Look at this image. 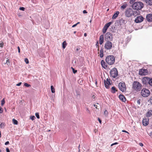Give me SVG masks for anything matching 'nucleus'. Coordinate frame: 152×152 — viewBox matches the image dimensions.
I'll list each match as a JSON object with an SVG mask.
<instances>
[{
	"mask_svg": "<svg viewBox=\"0 0 152 152\" xmlns=\"http://www.w3.org/2000/svg\"><path fill=\"white\" fill-rule=\"evenodd\" d=\"M115 91L116 89L115 87L114 86L112 87L111 88V92L113 93H115Z\"/></svg>",
	"mask_w": 152,
	"mask_h": 152,
	"instance_id": "393cba45",
	"label": "nucleus"
},
{
	"mask_svg": "<svg viewBox=\"0 0 152 152\" xmlns=\"http://www.w3.org/2000/svg\"><path fill=\"white\" fill-rule=\"evenodd\" d=\"M76 33V31H75L74 32V34H75Z\"/></svg>",
	"mask_w": 152,
	"mask_h": 152,
	"instance_id": "0e129e2a",
	"label": "nucleus"
},
{
	"mask_svg": "<svg viewBox=\"0 0 152 152\" xmlns=\"http://www.w3.org/2000/svg\"><path fill=\"white\" fill-rule=\"evenodd\" d=\"M137 103L138 104H140V100H138L137 101Z\"/></svg>",
	"mask_w": 152,
	"mask_h": 152,
	"instance_id": "6e6d98bb",
	"label": "nucleus"
},
{
	"mask_svg": "<svg viewBox=\"0 0 152 152\" xmlns=\"http://www.w3.org/2000/svg\"><path fill=\"white\" fill-rule=\"evenodd\" d=\"M108 114V112L107 110H105L104 112V114L105 116H107Z\"/></svg>",
	"mask_w": 152,
	"mask_h": 152,
	"instance_id": "72a5a7b5",
	"label": "nucleus"
},
{
	"mask_svg": "<svg viewBox=\"0 0 152 152\" xmlns=\"http://www.w3.org/2000/svg\"><path fill=\"white\" fill-rule=\"evenodd\" d=\"M113 44L110 41H107L104 44V48L107 50H110L112 48Z\"/></svg>",
	"mask_w": 152,
	"mask_h": 152,
	"instance_id": "423d86ee",
	"label": "nucleus"
},
{
	"mask_svg": "<svg viewBox=\"0 0 152 152\" xmlns=\"http://www.w3.org/2000/svg\"><path fill=\"white\" fill-rule=\"evenodd\" d=\"M125 14L126 16L128 17H130L132 15L136 16L138 14L136 11H133L132 9L129 8L126 10Z\"/></svg>",
	"mask_w": 152,
	"mask_h": 152,
	"instance_id": "f257e3e1",
	"label": "nucleus"
},
{
	"mask_svg": "<svg viewBox=\"0 0 152 152\" xmlns=\"http://www.w3.org/2000/svg\"><path fill=\"white\" fill-rule=\"evenodd\" d=\"M127 6V4H126L125 3L124 4H123L121 7V9H124L126 8Z\"/></svg>",
	"mask_w": 152,
	"mask_h": 152,
	"instance_id": "a878e982",
	"label": "nucleus"
},
{
	"mask_svg": "<svg viewBox=\"0 0 152 152\" xmlns=\"http://www.w3.org/2000/svg\"><path fill=\"white\" fill-rule=\"evenodd\" d=\"M152 115V110H149L147 112L146 116L147 117H150Z\"/></svg>",
	"mask_w": 152,
	"mask_h": 152,
	"instance_id": "4be33fe9",
	"label": "nucleus"
},
{
	"mask_svg": "<svg viewBox=\"0 0 152 152\" xmlns=\"http://www.w3.org/2000/svg\"><path fill=\"white\" fill-rule=\"evenodd\" d=\"M139 145L141 146H143V144L141 143H140Z\"/></svg>",
	"mask_w": 152,
	"mask_h": 152,
	"instance_id": "5fc2aeb1",
	"label": "nucleus"
},
{
	"mask_svg": "<svg viewBox=\"0 0 152 152\" xmlns=\"http://www.w3.org/2000/svg\"><path fill=\"white\" fill-rule=\"evenodd\" d=\"M19 9L21 10L24 11L25 10V8L23 7H20L19 8Z\"/></svg>",
	"mask_w": 152,
	"mask_h": 152,
	"instance_id": "ea45409f",
	"label": "nucleus"
},
{
	"mask_svg": "<svg viewBox=\"0 0 152 152\" xmlns=\"http://www.w3.org/2000/svg\"><path fill=\"white\" fill-rule=\"evenodd\" d=\"M35 115L37 118H38V119L39 118V113H35Z\"/></svg>",
	"mask_w": 152,
	"mask_h": 152,
	"instance_id": "c756f323",
	"label": "nucleus"
},
{
	"mask_svg": "<svg viewBox=\"0 0 152 152\" xmlns=\"http://www.w3.org/2000/svg\"><path fill=\"white\" fill-rule=\"evenodd\" d=\"M106 61L107 63L110 65L113 64L115 61V58L114 56L112 55H110L106 57Z\"/></svg>",
	"mask_w": 152,
	"mask_h": 152,
	"instance_id": "20e7f679",
	"label": "nucleus"
},
{
	"mask_svg": "<svg viewBox=\"0 0 152 152\" xmlns=\"http://www.w3.org/2000/svg\"><path fill=\"white\" fill-rule=\"evenodd\" d=\"M84 36L85 37H86L87 36V34L86 33H84Z\"/></svg>",
	"mask_w": 152,
	"mask_h": 152,
	"instance_id": "13d9d810",
	"label": "nucleus"
},
{
	"mask_svg": "<svg viewBox=\"0 0 152 152\" xmlns=\"http://www.w3.org/2000/svg\"><path fill=\"white\" fill-rule=\"evenodd\" d=\"M21 83H22L21 82H20V83H18L16 85L18 86H19L21 85Z\"/></svg>",
	"mask_w": 152,
	"mask_h": 152,
	"instance_id": "37998d69",
	"label": "nucleus"
},
{
	"mask_svg": "<svg viewBox=\"0 0 152 152\" xmlns=\"http://www.w3.org/2000/svg\"><path fill=\"white\" fill-rule=\"evenodd\" d=\"M6 151L7 152H10L9 149L8 148H6Z\"/></svg>",
	"mask_w": 152,
	"mask_h": 152,
	"instance_id": "49530a36",
	"label": "nucleus"
},
{
	"mask_svg": "<svg viewBox=\"0 0 152 152\" xmlns=\"http://www.w3.org/2000/svg\"><path fill=\"white\" fill-rule=\"evenodd\" d=\"M67 43L65 41H64L62 44V47L64 49H65L67 45Z\"/></svg>",
	"mask_w": 152,
	"mask_h": 152,
	"instance_id": "b1692460",
	"label": "nucleus"
},
{
	"mask_svg": "<svg viewBox=\"0 0 152 152\" xmlns=\"http://www.w3.org/2000/svg\"><path fill=\"white\" fill-rule=\"evenodd\" d=\"M143 19L144 18L142 16H138L135 19V21L136 23H140L143 21Z\"/></svg>",
	"mask_w": 152,
	"mask_h": 152,
	"instance_id": "4468645a",
	"label": "nucleus"
},
{
	"mask_svg": "<svg viewBox=\"0 0 152 152\" xmlns=\"http://www.w3.org/2000/svg\"><path fill=\"white\" fill-rule=\"evenodd\" d=\"M89 151V149H88L86 151V152H88Z\"/></svg>",
	"mask_w": 152,
	"mask_h": 152,
	"instance_id": "052dcab7",
	"label": "nucleus"
},
{
	"mask_svg": "<svg viewBox=\"0 0 152 152\" xmlns=\"http://www.w3.org/2000/svg\"><path fill=\"white\" fill-rule=\"evenodd\" d=\"M147 20L148 22H152V14H148L146 16Z\"/></svg>",
	"mask_w": 152,
	"mask_h": 152,
	"instance_id": "2eb2a0df",
	"label": "nucleus"
},
{
	"mask_svg": "<svg viewBox=\"0 0 152 152\" xmlns=\"http://www.w3.org/2000/svg\"><path fill=\"white\" fill-rule=\"evenodd\" d=\"M119 98L120 100L123 102H125L126 100L125 96L123 95H120L119 96Z\"/></svg>",
	"mask_w": 152,
	"mask_h": 152,
	"instance_id": "6ab92c4d",
	"label": "nucleus"
},
{
	"mask_svg": "<svg viewBox=\"0 0 152 152\" xmlns=\"http://www.w3.org/2000/svg\"><path fill=\"white\" fill-rule=\"evenodd\" d=\"M101 63L102 67L104 69H106L107 68V66L106 65L105 63L104 60H102L101 62Z\"/></svg>",
	"mask_w": 152,
	"mask_h": 152,
	"instance_id": "a211bd4d",
	"label": "nucleus"
},
{
	"mask_svg": "<svg viewBox=\"0 0 152 152\" xmlns=\"http://www.w3.org/2000/svg\"><path fill=\"white\" fill-rule=\"evenodd\" d=\"M51 92L52 93H54L55 92V89L54 88V87L53 86H51Z\"/></svg>",
	"mask_w": 152,
	"mask_h": 152,
	"instance_id": "bb28decb",
	"label": "nucleus"
},
{
	"mask_svg": "<svg viewBox=\"0 0 152 152\" xmlns=\"http://www.w3.org/2000/svg\"><path fill=\"white\" fill-rule=\"evenodd\" d=\"M118 87L119 89L122 92L126 91V89L125 84L123 82H121L119 83Z\"/></svg>",
	"mask_w": 152,
	"mask_h": 152,
	"instance_id": "6e6552de",
	"label": "nucleus"
},
{
	"mask_svg": "<svg viewBox=\"0 0 152 152\" xmlns=\"http://www.w3.org/2000/svg\"><path fill=\"white\" fill-rule=\"evenodd\" d=\"M77 25V24H75L74 25H73L72 26V27L73 28H74Z\"/></svg>",
	"mask_w": 152,
	"mask_h": 152,
	"instance_id": "864d4df0",
	"label": "nucleus"
},
{
	"mask_svg": "<svg viewBox=\"0 0 152 152\" xmlns=\"http://www.w3.org/2000/svg\"><path fill=\"white\" fill-rule=\"evenodd\" d=\"M142 85L138 82L134 81L132 84V88L134 91H139L142 88Z\"/></svg>",
	"mask_w": 152,
	"mask_h": 152,
	"instance_id": "f03ea898",
	"label": "nucleus"
},
{
	"mask_svg": "<svg viewBox=\"0 0 152 152\" xmlns=\"http://www.w3.org/2000/svg\"><path fill=\"white\" fill-rule=\"evenodd\" d=\"M99 44L100 45H102L104 42V36L103 35H101L99 39Z\"/></svg>",
	"mask_w": 152,
	"mask_h": 152,
	"instance_id": "f3484780",
	"label": "nucleus"
},
{
	"mask_svg": "<svg viewBox=\"0 0 152 152\" xmlns=\"http://www.w3.org/2000/svg\"><path fill=\"white\" fill-rule=\"evenodd\" d=\"M95 83H96V84H97V81H96V82H95Z\"/></svg>",
	"mask_w": 152,
	"mask_h": 152,
	"instance_id": "338daca9",
	"label": "nucleus"
},
{
	"mask_svg": "<svg viewBox=\"0 0 152 152\" xmlns=\"http://www.w3.org/2000/svg\"><path fill=\"white\" fill-rule=\"evenodd\" d=\"M98 120L99 123L101 124L102 123V121H101V120L99 119V118H98Z\"/></svg>",
	"mask_w": 152,
	"mask_h": 152,
	"instance_id": "de8ad7c7",
	"label": "nucleus"
},
{
	"mask_svg": "<svg viewBox=\"0 0 152 152\" xmlns=\"http://www.w3.org/2000/svg\"><path fill=\"white\" fill-rule=\"evenodd\" d=\"M118 144V143H117V142H115L114 143H113L112 144H111V146H113V145H116V144Z\"/></svg>",
	"mask_w": 152,
	"mask_h": 152,
	"instance_id": "79ce46f5",
	"label": "nucleus"
},
{
	"mask_svg": "<svg viewBox=\"0 0 152 152\" xmlns=\"http://www.w3.org/2000/svg\"><path fill=\"white\" fill-rule=\"evenodd\" d=\"M24 61L26 64H28L29 63V61L27 58H25Z\"/></svg>",
	"mask_w": 152,
	"mask_h": 152,
	"instance_id": "7c9ffc66",
	"label": "nucleus"
},
{
	"mask_svg": "<svg viewBox=\"0 0 152 152\" xmlns=\"http://www.w3.org/2000/svg\"><path fill=\"white\" fill-rule=\"evenodd\" d=\"M148 72L147 69H141L139 71V74L141 75H147Z\"/></svg>",
	"mask_w": 152,
	"mask_h": 152,
	"instance_id": "f8f14e48",
	"label": "nucleus"
},
{
	"mask_svg": "<svg viewBox=\"0 0 152 152\" xmlns=\"http://www.w3.org/2000/svg\"><path fill=\"white\" fill-rule=\"evenodd\" d=\"M72 68L73 70V72L74 73H75L77 72V70H75L74 68H73L72 67Z\"/></svg>",
	"mask_w": 152,
	"mask_h": 152,
	"instance_id": "4c0bfd02",
	"label": "nucleus"
},
{
	"mask_svg": "<svg viewBox=\"0 0 152 152\" xmlns=\"http://www.w3.org/2000/svg\"><path fill=\"white\" fill-rule=\"evenodd\" d=\"M18 52L19 53H20V48L19 46L18 47Z\"/></svg>",
	"mask_w": 152,
	"mask_h": 152,
	"instance_id": "8fccbe9b",
	"label": "nucleus"
},
{
	"mask_svg": "<svg viewBox=\"0 0 152 152\" xmlns=\"http://www.w3.org/2000/svg\"><path fill=\"white\" fill-rule=\"evenodd\" d=\"M83 13L84 14L87 13V12L86 10H84L83 11Z\"/></svg>",
	"mask_w": 152,
	"mask_h": 152,
	"instance_id": "09e8293b",
	"label": "nucleus"
},
{
	"mask_svg": "<svg viewBox=\"0 0 152 152\" xmlns=\"http://www.w3.org/2000/svg\"><path fill=\"white\" fill-rule=\"evenodd\" d=\"M150 93L149 91L146 88L142 89L141 92V95L144 97H148Z\"/></svg>",
	"mask_w": 152,
	"mask_h": 152,
	"instance_id": "39448f33",
	"label": "nucleus"
},
{
	"mask_svg": "<svg viewBox=\"0 0 152 152\" xmlns=\"http://www.w3.org/2000/svg\"><path fill=\"white\" fill-rule=\"evenodd\" d=\"M149 85L151 86H152V78H150L149 81Z\"/></svg>",
	"mask_w": 152,
	"mask_h": 152,
	"instance_id": "c85d7f7f",
	"label": "nucleus"
},
{
	"mask_svg": "<svg viewBox=\"0 0 152 152\" xmlns=\"http://www.w3.org/2000/svg\"><path fill=\"white\" fill-rule=\"evenodd\" d=\"M4 103H5V101L4 100V99L2 100H1V105H4Z\"/></svg>",
	"mask_w": 152,
	"mask_h": 152,
	"instance_id": "e433bc0d",
	"label": "nucleus"
},
{
	"mask_svg": "<svg viewBox=\"0 0 152 152\" xmlns=\"http://www.w3.org/2000/svg\"><path fill=\"white\" fill-rule=\"evenodd\" d=\"M148 5H152V0H143Z\"/></svg>",
	"mask_w": 152,
	"mask_h": 152,
	"instance_id": "aec40b11",
	"label": "nucleus"
},
{
	"mask_svg": "<svg viewBox=\"0 0 152 152\" xmlns=\"http://www.w3.org/2000/svg\"><path fill=\"white\" fill-rule=\"evenodd\" d=\"M10 63V61L9 59H7L6 61V63H5V64H7L8 65Z\"/></svg>",
	"mask_w": 152,
	"mask_h": 152,
	"instance_id": "a19ab883",
	"label": "nucleus"
},
{
	"mask_svg": "<svg viewBox=\"0 0 152 152\" xmlns=\"http://www.w3.org/2000/svg\"><path fill=\"white\" fill-rule=\"evenodd\" d=\"M111 22H110L106 24L103 27L102 30V32L104 34L105 33L108 28L110 26L111 24Z\"/></svg>",
	"mask_w": 152,
	"mask_h": 152,
	"instance_id": "ddd939ff",
	"label": "nucleus"
},
{
	"mask_svg": "<svg viewBox=\"0 0 152 152\" xmlns=\"http://www.w3.org/2000/svg\"><path fill=\"white\" fill-rule=\"evenodd\" d=\"M94 106L97 109V106L96 105H94Z\"/></svg>",
	"mask_w": 152,
	"mask_h": 152,
	"instance_id": "bf43d9fd",
	"label": "nucleus"
},
{
	"mask_svg": "<svg viewBox=\"0 0 152 152\" xmlns=\"http://www.w3.org/2000/svg\"><path fill=\"white\" fill-rule=\"evenodd\" d=\"M105 40H107V41H109L112 40V34L110 32H107L105 35Z\"/></svg>",
	"mask_w": 152,
	"mask_h": 152,
	"instance_id": "1a4fd4ad",
	"label": "nucleus"
},
{
	"mask_svg": "<svg viewBox=\"0 0 152 152\" xmlns=\"http://www.w3.org/2000/svg\"><path fill=\"white\" fill-rule=\"evenodd\" d=\"M98 41H97L96 44V45H98Z\"/></svg>",
	"mask_w": 152,
	"mask_h": 152,
	"instance_id": "680f3d73",
	"label": "nucleus"
},
{
	"mask_svg": "<svg viewBox=\"0 0 152 152\" xmlns=\"http://www.w3.org/2000/svg\"><path fill=\"white\" fill-rule=\"evenodd\" d=\"M135 0H131L130 1L129 3L131 4H133L134 3V2L135 1Z\"/></svg>",
	"mask_w": 152,
	"mask_h": 152,
	"instance_id": "f704fd0d",
	"label": "nucleus"
},
{
	"mask_svg": "<svg viewBox=\"0 0 152 152\" xmlns=\"http://www.w3.org/2000/svg\"><path fill=\"white\" fill-rule=\"evenodd\" d=\"M119 13V12L118 11H117L114 14L113 17L112 19H115L116 18L118 17V14Z\"/></svg>",
	"mask_w": 152,
	"mask_h": 152,
	"instance_id": "412c9836",
	"label": "nucleus"
},
{
	"mask_svg": "<svg viewBox=\"0 0 152 152\" xmlns=\"http://www.w3.org/2000/svg\"><path fill=\"white\" fill-rule=\"evenodd\" d=\"M4 45V43L2 42H0V47H2Z\"/></svg>",
	"mask_w": 152,
	"mask_h": 152,
	"instance_id": "c9c22d12",
	"label": "nucleus"
},
{
	"mask_svg": "<svg viewBox=\"0 0 152 152\" xmlns=\"http://www.w3.org/2000/svg\"><path fill=\"white\" fill-rule=\"evenodd\" d=\"M9 141H7L6 142H5V145H7L8 144H9Z\"/></svg>",
	"mask_w": 152,
	"mask_h": 152,
	"instance_id": "3c124183",
	"label": "nucleus"
},
{
	"mask_svg": "<svg viewBox=\"0 0 152 152\" xmlns=\"http://www.w3.org/2000/svg\"><path fill=\"white\" fill-rule=\"evenodd\" d=\"M4 124L3 123H1L0 124V127L1 128H3L4 126Z\"/></svg>",
	"mask_w": 152,
	"mask_h": 152,
	"instance_id": "58836bf2",
	"label": "nucleus"
},
{
	"mask_svg": "<svg viewBox=\"0 0 152 152\" xmlns=\"http://www.w3.org/2000/svg\"><path fill=\"white\" fill-rule=\"evenodd\" d=\"M12 122L14 124L17 125L18 124V122L17 121L14 119H13L12 120Z\"/></svg>",
	"mask_w": 152,
	"mask_h": 152,
	"instance_id": "cd10ccee",
	"label": "nucleus"
},
{
	"mask_svg": "<svg viewBox=\"0 0 152 152\" xmlns=\"http://www.w3.org/2000/svg\"><path fill=\"white\" fill-rule=\"evenodd\" d=\"M80 145H79L78 147V149H79V148L80 149Z\"/></svg>",
	"mask_w": 152,
	"mask_h": 152,
	"instance_id": "e2e57ef3",
	"label": "nucleus"
},
{
	"mask_svg": "<svg viewBox=\"0 0 152 152\" xmlns=\"http://www.w3.org/2000/svg\"><path fill=\"white\" fill-rule=\"evenodd\" d=\"M110 81V80L108 78L106 80H104L105 86L107 88H109V86L111 85Z\"/></svg>",
	"mask_w": 152,
	"mask_h": 152,
	"instance_id": "9b49d317",
	"label": "nucleus"
},
{
	"mask_svg": "<svg viewBox=\"0 0 152 152\" xmlns=\"http://www.w3.org/2000/svg\"><path fill=\"white\" fill-rule=\"evenodd\" d=\"M149 119L147 118L143 119L142 121V124L145 126H147L148 124Z\"/></svg>",
	"mask_w": 152,
	"mask_h": 152,
	"instance_id": "dca6fc26",
	"label": "nucleus"
},
{
	"mask_svg": "<svg viewBox=\"0 0 152 152\" xmlns=\"http://www.w3.org/2000/svg\"><path fill=\"white\" fill-rule=\"evenodd\" d=\"M24 86H25L28 87H30L31 86L30 85L28 84L27 83H25L24 84Z\"/></svg>",
	"mask_w": 152,
	"mask_h": 152,
	"instance_id": "2f4dec72",
	"label": "nucleus"
},
{
	"mask_svg": "<svg viewBox=\"0 0 152 152\" xmlns=\"http://www.w3.org/2000/svg\"><path fill=\"white\" fill-rule=\"evenodd\" d=\"M150 78L147 77H143L142 80V83L146 85L149 84Z\"/></svg>",
	"mask_w": 152,
	"mask_h": 152,
	"instance_id": "9d476101",
	"label": "nucleus"
},
{
	"mask_svg": "<svg viewBox=\"0 0 152 152\" xmlns=\"http://www.w3.org/2000/svg\"><path fill=\"white\" fill-rule=\"evenodd\" d=\"M80 50V48H76V50L77 51H78Z\"/></svg>",
	"mask_w": 152,
	"mask_h": 152,
	"instance_id": "603ef678",
	"label": "nucleus"
},
{
	"mask_svg": "<svg viewBox=\"0 0 152 152\" xmlns=\"http://www.w3.org/2000/svg\"><path fill=\"white\" fill-rule=\"evenodd\" d=\"M99 56L101 58H102L103 56V50L102 49L100 51Z\"/></svg>",
	"mask_w": 152,
	"mask_h": 152,
	"instance_id": "5701e85b",
	"label": "nucleus"
},
{
	"mask_svg": "<svg viewBox=\"0 0 152 152\" xmlns=\"http://www.w3.org/2000/svg\"><path fill=\"white\" fill-rule=\"evenodd\" d=\"M143 4L141 2H136L132 4V8L134 10H139L141 9L143 7Z\"/></svg>",
	"mask_w": 152,
	"mask_h": 152,
	"instance_id": "7ed1b4c3",
	"label": "nucleus"
},
{
	"mask_svg": "<svg viewBox=\"0 0 152 152\" xmlns=\"http://www.w3.org/2000/svg\"><path fill=\"white\" fill-rule=\"evenodd\" d=\"M35 118V117L34 116H31L30 117L31 119L32 120H34Z\"/></svg>",
	"mask_w": 152,
	"mask_h": 152,
	"instance_id": "473e14b6",
	"label": "nucleus"
},
{
	"mask_svg": "<svg viewBox=\"0 0 152 152\" xmlns=\"http://www.w3.org/2000/svg\"><path fill=\"white\" fill-rule=\"evenodd\" d=\"M110 75L114 78H115L118 75V71L115 68L112 69L110 72Z\"/></svg>",
	"mask_w": 152,
	"mask_h": 152,
	"instance_id": "0eeeda50",
	"label": "nucleus"
},
{
	"mask_svg": "<svg viewBox=\"0 0 152 152\" xmlns=\"http://www.w3.org/2000/svg\"><path fill=\"white\" fill-rule=\"evenodd\" d=\"M122 132H125L129 133L127 131H125V130H123L122 131Z\"/></svg>",
	"mask_w": 152,
	"mask_h": 152,
	"instance_id": "4d7b16f0",
	"label": "nucleus"
},
{
	"mask_svg": "<svg viewBox=\"0 0 152 152\" xmlns=\"http://www.w3.org/2000/svg\"><path fill=\"white\" fill-rule=\"evenodd\" d=\"M78 152H80V149L79 148V150L78 151Z\"/></svg>",
	"mask_w": 152,
	"mask_h": 152,
	"instance_id": "774afa93",
	"label": "nucleus"
},
{
	"mask_svg": "<svg viewBox=\"0 0 152 152\" xmlns=\"http://www.w3.org/2000/svg\"><path fill=\"white\" fill-rule=\"evenodd\" d=\"M149 101L151 104H152V96L151 97V98L150 99Z\"/></svg>",
	"mask_w": 152,
	"mask_h": 152,
	"instance_id": "a18cd8bd",
	"label": "nucleus"
},
{
	"mask_svg": "<svg viewBox=\"0 0 152 152\" xmlns=\"http://www.w3.org/2000/svg\"><path fill=\"white\" fill-rule=\"evenodd\" d=\"M3 111L2 108L0 107V113H1L3 112Z\"/></svg>",
	"mask_w": 152,
	"mask_h": 152,
	"instance_id": "c03bdc74",
	"label": "nucleus"
},
{
	"mask_svg": "<svg viewBox=\"0 0 152 152\" xmlns=\"http://www.w3.org/2000/svg\"><path fill=\"white\" fill-rule=\"evenodd\" d=\"M79 23H80V22H77L76 24H77V25L78 24H79Z\"/></svg>",
	"mask_w": 152,
	"mask_h": 152,
	"instance_id": "69168bd1",
	"label": "nucleus"
}]
</instances>
